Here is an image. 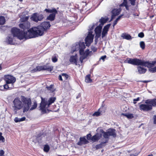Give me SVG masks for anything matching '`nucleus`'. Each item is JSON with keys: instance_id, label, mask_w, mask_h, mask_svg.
Wrapping results in <instances>:
<instances>
[{"instance_id": "f257e3e1", "label": "nucleus", "mask_w": 156, "mask_h": 156, "mask_svg": "<svg viewBox=\"0 0 156 156\" xmlns=\"http://www.w3.org/2000/svg\"><path fill=\"white\" fill-rule=\"evenodd\" d=\"M49 22L44 21L37 27H33L29 29V38H34L42 36L44 32L51 26Z\"/></svg>"}, {"instance_id": "f03ea898", "label": "nucleus", "mask_w": 156, "mask_h": 156, "mask_svg": "<svg viewBox=\"0 0 156 156\" xmlns=\"http://www.w3.org/2000/svg\"><path fill=\"white\" fill-rule=\"evenodd\" d=\"M124 62L134 65L142 66H147L148 67H151L154 66L156 63V58L154 59V61L152 62L151 63L150 62L148 61H144L136 58H128L124 61Z\"/></svg>"}, {"instance_id": "7ed1b4c3", "label": "nucleus", "mask_w": 156, "mask_h": 156, "mask_svg": "<svg viewBox=\"0 0 156 156\" xmlns=\"http://www.w3.org/2000/svg\"><path fill=\"white\" fill-rule=\"evenodd\" d=\"M41 102L40 105V110L43 114L47 113V110L48 112L51 111L48 109L51 104L53 103L56 100L55 97H51L48 100L47 98H43L41 97Z\"/></svg>"}, {"instance_id": "20e7f679", "label": "nucleus", "mask_w": 156, "mask_h": 156, "mask_svg": "<svg viewBox=\"0 0 156 156\" xmlns=\"http://www.w3.org/2000/svg\"><path fill=\"white\" fill-rule=\"evenodd\" d=\"M29 30H27V31H21L20 29L16 28H12L11 30V32L12 36L14 37H16L19 39L21 40L25 38V39L31 38H29L28 36L29 35Z\"/></svg>"}, {"instance_id": "39448f33", "label": "nucleus", "mask_w": 156, "mask_h": 156, "mask_svg": "<svg viewBox=\"0 0 156 156\" xmlns=\"http://www.w3.org/2000/svg\"><path fill=\"white\" fill-rule=\"evenodd\" d=\"M21 100L23 104L22 105L23 112H27L30 109L31 105V101L30 98H26L24 96H21Z\"/></svg>"}, {"instance_id": "423d86ee", "label": "nucleus", "mask_w": 156, "mask_h": 156, "mask_svg": "<svg viewBox=\"0 0 156 156\" xmlns=\"http://www.w3.org/2000/svg\"><path fill=\"white\" fill-rule=\"evenodd\" d=\"M101 132L103 134V136L105 140L104 143L108 142L109 136H112L113 137H115L116 136L115 130L114 129H110L107 132H105L103 129H101Z\"/></svg>"}, {"instance_id": "0eeeda50", "label": "nucleus", "mask_w": 156, "mask_h": 156, "mask_svg": "<svg viewBox=\"0 0 156 156\" xmlns=\"http://www.w3.org/2000/svg\"><path fill=\"white\" fill-rule=\"evenodd\" d=\"M44 11L46 12L51 13L46 18V20H49L51 21L54 20L55 19L56 15L58 13V11L55 8H53L51 9H45Z\"/></svg>"}, {"instance_id": "6e6552de", "label": "nucleus", "mask_w": 156, "mask_h": 156, "mask_svg": "<svg viewBox=\"0 0 156 156\" xmlns=\"http://www.w3.org/2000/svg\"><path fill=\"white\" fill-rule=\"evenodd\" d=\"M13 105L12 108L15 113H17L18 110L21 109L22 108V103L20 98H16L12 102Z\"/></svg>"}, {"instance_id": "1a4fd4ad", "label": "nucleus", "mask_w": 156, "mask_h": 156, "mask_svg": "<svg viewBox=\"0 0 156 156\" xmlns=\"http://www.w3.org/2000/svg\"><path fill=\"white\" fill-rule=\"evenodd\" d=\"M85 48L84 43L80 42L76 43L73 45L72 50L73 52L79 50L80 54H81L83 53V51H84V50Z\"/></svg>"}, {"instance_id": "9d476101", "label": "nucleus", "mask_w": 156, "mask_h": 156, "mask_svg": "<svg viewBox=\"0 0 156 156\" xmlns=\"http://www.w3.org/2000/svg\"><path fill=\"white\" fill-rule=\"evenodd\" d=\"M152 99H148L146 101L145 103L146 104H142L139 105L140 109L141 111H148L151 110L152 109L153 104L149 103Z\"/></svg>"}, {"instance_id": "9b49d317", "label": "nucleus", "mask_w": 156, "mask_h": 156, "mask_svg": "<svg viewBox=\"0 0 156 156\" xmlns=\"http://www.w3.org/2000/svg\"><path fill=\"white\" fill-rule=\"evenodd\" d=\"M44 17V16L42 14L36 12L33 13L31 16L30 18L31 20L37 23L39 21H42Z\"/></svg>"}, {"instance_id": "f8f14e48", "label": "nucleus", "mask_w": 156, "mask_h": 156, "mask_svg": "<svg viewBox=\"0 0 156 156\" xmlns=\"http://www.w3.org/2000/svg\"><path fill=\"white\" fill-rule=\"evenodd\" d=\"M5 81L7 84H11V88H13L14 87L13 84L16 82V78L13 76L7 75L5 76Z\"/></svg>"}, {"instance_id": "ddd939ff", "label": "nucleus", "mask_w": 156, "mask_h": 156, "mask_svg": "<svg viewBox=\"0 0 156 156\" xmlns=\"http://www.w3.org/2000/svg\"><path fill=\"white\" fill-rule=\"evenodd\" d=\"M82 53L80 54L81 56L80 57V60L81 63H82L83 60L86 58L88 56H90L92 54V51H90L89 49H87L85 51H83Z\"/></svg>"}, {"instance_id": "4468645a", "label": "nucleus", "mask_w": 156, "mask_h": 156, "mask_svg": "<svg viewBox=\"0 0 156 156\" xmlns=\"http://www.w3.org/2000/svg\"><path fill=\"white\" fill-rule=\"evenodd\" d=\"M19 26L20 28L23 30V31H25V29H28L30 28V24L28 21H25L23 22L22 23L20 24Z\"/></svg>"}, {"instance_id": "2eb2a0df", "label": "nucleus", "mask_w": 156, "mask_h": 156, "mask_svg": "<svg viewBox=\"0 0 156 156\" xmlns=\"http://www.w3.org/2000/svg\"><path fill=\"white\" fill-rule=\"evenodd\" d=\"M121 10V9H114L112 10V15L111 19L110 21H111L113 19H114L116 16L119 15Z\"/></svg>"}, {"instance_id": "dca6fc26", "label": "nucleus", "mask_w": 156, "mask_h": 156, "mask_svg": "<svg viewBox=\"0 0 156 156\" xmlns=\"http://www.w3.org/2000/svg\"><path fill=\"white\" fill-rule=\"evenodd\" d=\"M105 112V109L104 107H102L99 108L98 111L95 112L94 113L92 116H100L102 114Z\"/></svg>"}, {"instance_id": "f3484780", "label": "nucleus", "mask_w": 156, "mask_h": 156, "mask_svg": "<svg viewBox=\"0 0 156 156\" xmlns=\"http://www.w3.org/2000/svg\"><path fill=\"white\" fill-rule=\"evenodd\" d=\"M88 142V141L86 139L85 136H83L80 138V140L77 143V144L78 145L82 146L83 144H86Z\"/></svg>"}, {"instance_id": "a211bd4d", "label": "nucleus", "mask_w": 156, "mask_h": 156, "mask_svg": "<svg viewBox=\"0 0 156 156\" xmlns=\"http://www.w3.org/2000/svg\"><path fill=\"white\" fill-rule=\"evenodd\" d=\"M44 70H47L48 71L51 72L53 69V66H51L49 64H46L43 66Z\"/></svg>"}, {"instance_id": "6ab92c4d", "label": "nucleus", "mask_w": 156, "mask_h": 156, "mask_svg": "<svg viewBox=\"0 0 156 156\" xmlns=\"http://www.w3.org/2000/svg\"><path fill=\"white\" fill-rule=\"evenodd\" d=\"M13 36L12 34L8 35L6 39V41L9 44H13Z\"/></svg>"}, {"instance_id": "aec40b11", "label": "nucleus", "mask_w": 156, "mask_h": 156, "mask_svg": "<svg viewBox=\"0 0 156 156\" xmlns=\"http://www.w3.org/2000/svg\"><path fill=\"white\" fill-rule=\"evenodd\" d=\"M102 136V134H99L97 133L94 135L91 138V140L93 142H95L98 141L99 139H100V137Z\"/></svg>"}, {"instance_id": "412c9836", "label": "nucleus", "mask_w": 156, "mask_h": 156, "mask_svg": "<svg viewBox=\"0 0 156 156\" xmlns=\"http://www.w3.org/2000/svg\"><path fill=\"white\" fill-rule=\"evenodd\" d=\"M77 56L76 55H75L71 56L70 57L69 62L73 64L77 65Z\"/></svg>"}, {"instance_id": "4be33fe9", "label": "nucleus", "mask_w": 156, "mask_h": 156, "mask_svg": "<svg viewBox=\"0 0 156 156\" xmlns=\"http://www.w3.org/2000/svg\"><path fill=\"white\" fill-rule=\"evenodd\" d=\"M138 72L139 74H142L144 73L147 71V69L140 66H138L137 67Z\"/></svg>"}, {"instance_id": "5701e85b", "label": "nucleus", "mask_w": 156, "mask_h": 156, "mask_svg": "<svg viewBox=\"0 0 156 156\" xmlns=\"http://www.w3.org/2000/svg\"><path fill=\"white\" fill-rule=\"evenodd\" d=\"M119 6L120 7L124 6L125 7L126 9L127 10L129 11V7L130 5H128L127 1H124L122 3L119 5Z\"/></svg>"}, {"instance_id": "b1692460", "label": "nucleus", "mask_w": 156, "mask_h": 156, "mask_svg": "<svg viewBox=\"0 0 156 156\" xmlns=\"http://www.w3.org/2000/svg\"><path fill=\"white\" fill-rule=\"evenodd\" d=\"M94 37L92 36H87L85 39V41L86 44H90L93 41Z\"/></svg>"}, {"instance_id": "393cba45", "label": "nucleus", "mask_w": 156, "mask_h": 156, "mask_svg": "<svg viewBox=\"0 0 156 156\" xmlns=\"http://www.w3.org/2000/svg\"><path fill=\"white\" fill-rule=\"evenodd\" d=\"M44 70L43 66H37L36 68L33 69L31 70L32 73H34L37 71Z\"/></svg>"}, {"instance_id": "a878e982", "label": "nucleus", "mask_w": 156, "mask_h": 156, "mask_svg": "<svg viewBox=\"0 0 156 156\" xmlns=\"http://www.w3.org/2000/svg\"><path fill=\"white\" fill-rule=\"evenodd\" d=\"M121 37L127 40H130L132 39L131 36L129 34H122Z\"/></svg>"}, {"instance_id": "bb28decb", "label": "nucleus", "mask_w": 156, "mask_h": 156, "mask_svg": "<svg viewBox=\"0 0 156 156\" xmlns=\"http://www.w3.org/2000/svg\"><path fill=\"white\" fill-rule=\"evenodd\" d=\"M102 28V26L101 25H99V26L97 27L94 30L95 33H101Z\"/></svg>"}, {"instance_id": "cd10ccee", "label": "nucleus", "mask_w": 156, "mask_h": 156, "mask_svg": "<svg viewBox=\"0 0 156 156\" xmlns=\"http://www.w3.org/2000/svg\"><path fill=\"white\" fill-rule=\"evenodd\" d=\"M25 119L26 118L25 117H23L21 118L16 117L14 119V120L16 122H18L24 121Z\"/></svg>"}, {"instance_id": "c85d7f7f", "label": "nucleus", "mask_w": 156, "mask_h": 156, "mask_svg": "<svg viewBox=\"0 0 156 156\" xmlns=\"http://www.w3.org/2000/svg\"><path fill=\"white\" fill-rule=\"evenodd\" d=\"M105 140L104 139V141L102 142L100 144H97L96 145L95 148L96 149H98L100 148H102L104 146V144L106 143H104Z\"/></svg>"}, {"instance_id": "c756f323", "label": "nucleus", "mask_w": 156, "mask_h": 156, "mask_svg": "<svg viewBox=\"0 0 156 156\" xmlns=\"http://www.w3.org/2000/svg\"><path fill=\"white\" fill-rule=\"evenodd\" d=\"M90 74L87 75L85 78V81L87 83H90L92 82V80L90 78Z\"/></svg>"}, {"instance_id": "7c9ffc66", "label": "nucleus", "mask_w": 156, "mask_h": 156, "mask_svg": "<svg viewBox=\"0 0 156 156\" xmlns=\"http://www.w3.org/2000/svg\"><path fill=\"white\" fill-rule=\"evenodd\" d=\"M108 20L107 19H105L104 18L102 17L99 20V22L101 23L100 24L101 26H103L104 24L106 23Z\"/></svg>"}, {"instance_id": "2f4dec72", "label": "nucleus", "mask_w": 156, "mask_h": 156, "mask_svg": "<svg viewBox=\"0 0 156 156\" xmlns=\"http://www.w3.org/2000/svg\"><path fill=\"white\" fill-rule=\"evenodd\" d=\"M122 115H123L125 116L128 119H131L132 118L133 116V114H124V113H122L121 114Z\"/></svg>"}, {"instance_id": "473e14b6", "label": "nucleus", "mask_w": 156, "mask_h": 156, "mask_svg": "<svg viewBox=\"0 0 156 156\" xmlns=\"http://www.w3.org/2000/svg\"><path fill=\"white\" fill-rule=\"evenodd\" d=\"M5 20L4 16H0V25H3L5 23Z\"/></svg>"}, {"instance_id": "72a5a7b5", "label": "nucleus", "mask_w": 156, "mask_h": 156, "mask_svg": "<svg viewBox=\"0 0 156 156\" xmlns=\"http://www.w3.org/2000/svg\"><path fill=\"white\" fill-rule=\"evenodd\" d=\"M50 150V147L47 144L45 145L44 147V152H48Z\"/></svg>"}, {"instance_id": "f704fd0d", "label": "nucleus", "mask_w": 156, "mask_h": 156, "mask_svg": "<svg viewBox=\"0 0 156 156\" xmlns=\"http://www.w3.org/2000/svg\"><path fill=\"white\" fill-rule=\"evenodd\" d=\"M111 24H108L106 25L105 26L103 29V30H104L105 31H108V29L110 26Z\"/></svg>"}, {"instance_id": "c9c22d12", "label": "nucleus", "mask_w": 156, "mask_h": 156, "mask_svg": "<svg viewBox=\"0 0 156 156\" xmlns=\"http://www.w3.org/2000/svg\"><path fill=\"white\" fill-rule=\"evenodd\" d=\"M46 88L48 90H49L51 92H53L54 91L53 89V85H51L50 86L47 87Z\"/></svg>"}, {"instance_id": "e433bc0d", "label": "nucleus", "mask_w": 156, "mask_h": 156, "mask_svg": "<svg viewBox=\"0 0 156 156\" xmlns=\"http://www.w3.org/2000/svg\"><path fill=\"white\" fill-rule=\"evenodd\" d=\"M37 106V104L36 102H35L34 103V105H32V107L30 108V110L32 111L36 108Z\"/></svg>"}, {"instance_id": "4c0bfd02", "label": "nucleus", "mask_w": 156, "mask_h": 156, "mask_svg": "<svg viewBox=\"0 0 156 156\" xmlns=\"http://www.w3.org/2000/svg\"><path fill=\"white\" fill-rule=\"evenodd\" d=\"M9 84H5L3 85V87H4V91L5 90H7L8 89H12V88H11V85H8Z\"/></svg>"}, {"instance_id": "58836bf2", "label": "nucleus", "mask_w": 156, "mask_h": 156, "mask_svg": "<svg viewBox=\"0 0 156 156\" xmlns=\"http://www.w3.org/2000/svg\"><path fill=\"white\" fill-rule=\"evenodd\" d=\"M140 48L142 49H144L145 48V44L144 42L143 41H140Z\"/></svg>"}, {"instance_id": "ea45409f", "label": "nucleus", "mask_w": 156, "mask_h": 156, "mask_svg": "<svg viewBox=\"0 0 156 156\" xmlns=\"http://www.w3.org/2000/svg\"><path fill=\"white\" fill-rule=\"evenodd\" d=\"M149 69V70L150 72L154 73L156 72V66L153 68H151Z\"/></svg>"}, {"instance_id": "a19ab883", "label": "nucleus", "mask_w": 156, "mask_h": 156, "mask_svg": "<svg viewBox=\"0 0 156 156\" xmlns=\"http://www.w3.org/2000/svg\"><path fill=\"white\" fill-rule=\"evenodd\" d=\"M149 103L153 104V106H155L156 105V99H153L152 100L149 102Z\"/></svg>"}, {"instance_id": "79ce46f5", "label": "nucleus", "mask_w": 156, "mask_h": 156, "mask_svg": "<svg viewBox=\"0 0 156 156\" xmlns=\"http://www.w3.org/2000/svg\"><path fill=\"white\" fill-rule=\"evenodd\" d=\"M129 1L130 2L131 5L134 6L136 5V0H129Z\"/></svg>"}, {"instance_id": "37998d69", "label": "nucleus", "mask_w": 156, "mask_h": 156, "mask_svg": "<svg viewBox=\"0 0 156 156\" xmlns=\"http://www.w3.org/2000/svg\"><path fill=\"white\" fill-rule=\"evenodd\" d=\"M108 32L104 30H103L102 33V38L104 37L107 34Z\"/></svg>"}, {"instance_id": "c03bdc74", "label": "nucleus", "mask_w": 156, "mask_h": 156, "mask_svg": "<svg viewBox=\"0 0 156 156\" xmlns=\"http://www.w3.org/2000/svg\"><path fill=\"white\" fill-rule=\"evenodd\" d=\"M62 76L65 80H67L69 77V76L66 73H62Z\"/></svg>"}, {"instance_id": "a18cd8bd", "label": "nucleus", "mask_w": 156, "mask_h": 156, "mask_svg": "<svg viewBox=\"0 0 156 156\" xmlns=\"http://www.w3.org/2000/svg\"><path fill=\"white\" fill-rule=\"evenodd\" d=\"M28 17L27 16H26L23 18H22L21 19V20L22 22H24L25 21H27V20H28Z\"/></svg>"}, {"instance_id": "49530a36", "label": "nucleus", "mask_w": 156, "mask_h": 156, "mask_svg": "<svg viewBox=\"0 0 156 156\" xmlns=\"http://www.w3.org/2000/svg\"><path fill=\"white\" fill-rule=\"evenodd\" d=\"M41 136L37 137L36 138L37 141L39 143L41 142Z\"/></svg>"}, {"instance_id": "de8ad7c7", "label": "nucleus", "mask_w": 156, "mask_h": 156, "mask_svg": "<svg viewBox=\"0 0 156 156\" xmlns=\"http://www.w3.org/2000/svg\"><path fill=\"white\" fill-rule=\"evenodd\" d=\"M101 35V33H95V39H97Z\"/></svg>"}, {"instance_id": "09e8293b", "label": "nucleus", "mask_w": 156, "mask_h": 156, "mask_svg": "<svg viewBox=\"0 0 156 156\" xmlns=\"http://www.w3.org/2000/svg\"><path fill=\"white\" fill-rule=\"evenodd\" d=\"M138 36L140 38H143L144 37V34L143 32H140L138 34Z\"/></svg>"}, {"instance_id": "8fccbe9b", "label": "nucleus", "mask_w": 156, "mask_h": 156, "mask_svg": "<svg viewBox=\"0 0 156 156\" xmlns=\"http://www.w3.org/2000/svg\"><path fill=\"white\" fill-rule=\"evenodd\" d=\"M140 98L139 97L137 98L136 99H133V103L134 104L136 103V101H139Z\"/></svg>"}, {"instance_id": "3c124183", "label": "nucleus", "mask_w": 156, "mask_h": 156, "mask_svg": "<svg viewBox=\"0 0 156 156\" xmlns=\"http://www.w3.org/2000/svg\"><path fill=\"white\" fill-rule=\"evenodd\" d=\"M2 141V142L4 143L5 141V139L4 137L2 136H0V141Z\"/></svg>"}, {"instance_id": "603ef678", "label": "nucleus", "mask_w": 156, "mask_h": 156, "mask_svg": "<svg viewBox=\"0 0 156 156\" xmlns=\"http://www.w3.org/2000/svg\"><path fill=\"white\" fill-rule=\"evenodd\" d=\"M52 61L54 62H55L57 61V59L55 57H52Z\"/></svg>"}, {"instance_id": "864d4df0", "label": "nucleus", "mask_w": 156, "mask_h": 156, "mask_svg": "<svg viewBox=\"0 0 156 156\" xmlns=\"http://www.w3.org/2000/svg\"><path fill=\"white\" fill-rule=\"evenodd\" d=\"M87 36H91L94 37V35L93 34V32L91 31H90L88 32V34Z\"/></svg>"}, {"instance_id": "5fc2aeb1", "label": "nucleus", "mask_w": 156, "mask_h": 156, "mask_svg": "<svg viewBox=\"0 0 156 156\" xmlns=\"http://www.w3.org/2000/svg\"><path fill=\"white\" fill-rule=\"evenodd\" d=\"M91 135L90 134H89L87 135V138L88 140H91Z\"/></svg>"}, {"instance_id": "6e6d98bb", "label": "nucleus", "mask_w": 156, "mask_h": 156, "mask_svg": "<svg viewBox=\"0 0 156 156\" xmlns=\"http://www.w3.org/2000/svg\"><path fill=\"white\" fill-rule=\"evenodd\" d=\"M94 24H93L91 26H89V31H91V30H92L94 29Z\"/></svg>"}, {"instance_id": "4d7b16f0", "label": "nucleus", "mask_w": 156, "mask_h": 156, "mask_svg": "<svg viewBox=\"0 0 156 156\" xmlns=\"http://www.w3.org/2000/svg\"><path fill=\"white\" fill-rule=\"evenodd\" d=\"M106 58V56L105 55L101 56L100 58V60L102 59L103 61H104L105 59Z\"/></svg>"}, {"instance_id": "13d9d810", "label": "nucleus", "mask_w": 156, "mask_h": 156, "mask_svg": "<svg viewBox=\"0 0 156 156\" xmlns=\"http://www.w3.org/2000/svg\"><path fill=\"white\" fill-rule=\"evenodd\" d=\"M139 152H137L136 153L134 154H131L129 156H137L139 154Z\"/></svg>"}, {"instance_id": "bf43d9fd", "label": "nucleus", "mask_w": 156, "mask_h": 156, "mask_svg": "<svg viewBox=\"0 0 156 156\" xmlns=\"http://www.w3.org/2000/svg\"><path fill=\"white\" fill-rule=\"evenodd\" d=\"M4 153L3 150H0V156H2Z\"/></svg>"}, {"instance_id": "052dcab7", "label": "nucleus", "mask_w": 156, "mask_h": 156, "mask_svg": "<svg viewBox=\"0 0 156 156\" xmlns=\"http://www.w3.org/2000/svg\"><path fill=\"white\" fill-rule=\"evenodd\" d=\"M154 123L156 124V115H154L153 116Z\"/></svg>"}, {"instance_id": "680f3d73", "label": "nucleus", "mask_w": 156, "mask_h": 156, "mask_svg": "<svg viewBox=\"0 0 156 156\" xmlns=\"http://www.w3.org/2000/svg\"><path fill=\"white\" fill-rule=\"evenodd\" d=\"M118 21V20H117L116 19L114 21L113 24V27H114V26L117 24Z\"/></svg>"}, {"instance_id": "e2e57ef3", "label": "nucleus", "mask_w": 156, "mask_h": 156, "mask_svg": "<svg viewBox=\"0 0 156 156\" xmlns=\"http://www.w3.org/2000/svg\"><path fill=\"white\" fill-rule=\"evenodd\" d=\"M92 50L94 52H95L97 50V48L95 47H92L91 48Z\"/></svg>"}, {"instance_id": "0e129e2a", "label": "nucleus", "mask_w": 156, "mask_h": 156, "mask_svg": "<svg viewBox=\"0 0 156 156\" xmlns=\"http://www.w3.org/2000/svg\"><path fill=\"white\" fill-rule=\"evenodd\" d=\"M0 90L1 91H4V87L3 86H0Z\"/></svg>"}, {"instance_id": "69168bd1", "label": "nucleus", "mask_w": 156, "mask_h": 156, "mask_svg": "<svg viewBox=\"0 0 156 156\" xmlns=\"http://www.w3.org/2000/svg\"><path fill=\"white\" fill-rule=\"evenodd\" d=\"M122 16H123L122 15H121L117 17V18H116V19L117 20H118V21H119L121 19V18L122 17Z\"/></svg>"}, {"instance_id": "338daca9", "label": "nucleus", "mask_w": 156, "mask_h": 156, "mask_svg": "<svg viewBox=\"0 0 156 156\" xmlns=\"http://www.w3.org/2000/svg\"><path fill=\"white\" fill-rule=\"evenodd\" d=\"M62 75H59L58 76V79L62 81Z\"/></svg>"}, {"instance_id": "774afa93", "label": "nucleus", "mask_w": 156, "mask_h": 156, "mask_svg": "<svg viewBox=\"0 0 156 156\" xmlns=\"http://www.w3.org/2000/svg\"><path fill=\"white\" fill-rule=\"evenodd\" d=\"M81 96V94H79L76 97V98H79Z\"/></svg>"}]
</instances>
